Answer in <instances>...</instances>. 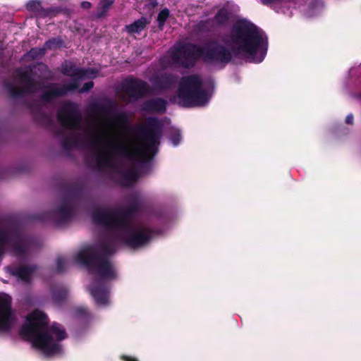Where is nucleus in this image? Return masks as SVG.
Returning a JSON list of instances; mask_svg holds the SVG:
<instances>
[{
	"label": "nucleus",
	"mask_w": 361,
	"mask_h": 361,
	"mask_svg": "<svg viewBox=\"0 0 361 361\" xmlns=\"http://www.w3.org/2000/svg\"><path fill=\"white\" fill-rule=\"evenodd\" d=\"M170 140L174 146L178 145L181 140L180 132L178 130L174 131V133L170 137Z\"/></svg>",
	"instance_id": "19"
},
{
	"label": "nucleus",
	"mask_w": 361,
	"mask_h": 361,
	"mask_svg": "<svg viewBox=\"0 0 361 361\" xmlns=\"http://www.w3.org/2000/svg\"><path fill=\"white\" fill-rule=\"evenodd\" d=\"M211 94L206 90L199 76L183 77L180 82L177 102L183 106H204L208 103Z\"/></svg>",
	"instance_id": "6"
},
{
	"label": "nucleus",
	"mask_w": 361,
	"mask_h": 361,
	"mask_svg": "<svg viewBox=\"0 0 361 361\" xmlns=\"http://www.w3.org/2000/svg\"><path fill=\"white\" fill-rule=\"evenodd\" d=\"M84 312H85V308H83V307H78V308L77 309V313H78V314H80V313Z\"/></svg>",
	"instance_id": "31"
},
{
	"label": "nucleus",
	"mask_w": 361,
	"mask_h": 361,
	"mask_svg": "<svg viewBox=\"0 0 361 361\" xmlns=\"http://www.w3.org/2000/svg\"><path fill=\"white\" fill-rule=\"evenodd\" d=\"M18 335L20 338H23V325L20 326L18 329Z\"/></svg>",
	"instance_id": "29"
},
{
	"label": "nucleus",
	"mask_w": 361,
	"mask_h": 361,
	"mask_svg": "<svg viewBox=\"0 0 361 361\" xmlns=\"http://www.w3.org/2000/svg\"><path fill=\"white\" fill-rule=\"evenodd\" d=\"M54 300L56 302H59V294H55L54 295Z\"/></svg>",
	"instance_id": "33"
},
{
	"label": "nucleus",
	"mask_w": 361,
	"mask_h": 361,
	"mask_svg": "<svg viewBox=\"0 0 361 361\" xmlns=\"http://www.w3.org/2000/svg\"><path fill=\"white\" fill-rule=\"evenodd\" d=\"M99 250L102 253L104 254L111 253L113 251L111 245L109 243L102 244L100 246Z\"/></svg>",
	"instance_id": "22"
},
{
	"label": "nucleus",
	"mask_w": 361,
	"mask_h": 361,
	"mask_svg": "<svg viewBox=\"0 0 361 361\" xmlns=\"http://www.w3.org/2000/svg\"><path fill=\"white\" fill-rule=\"evenodd\" d=\"M4 86L11 99L23 97V68L15 69L9 78L4 81Z\"/></svg>",
	"instance_id": "10"
},
{
	"label": "nucleus",
	"mask_w": 361,
	"mask_h": 361,
	"mask_svg": "<svg viewBox=\"0 0 361 361\" xmlns=\"http://www.w3.org/2000/svg\"><path fill=\"white\" fill-rule=\"evenodd\" d=\"M114 0H101L99 7L105 12L114 3Z\"/></svg>",
	"instance_id": "21"
},
{
	"label": "nucleus",
	"mask_w": 361,
	"mask_h": 361,
	"mask_svg": "<svg viewBox=\"0 0 361 361\" xmlns=\"http://www.w3.org/2000/svg\"><path fill=\"white\" fill-rule=\"evenodd\" d=\"M23 80H24V82H25V75H24Z\"/></svg>",
	"instance_id": "37"
},
{
	"label": "nucleus",
	"mask_w": 361,
	"mask_h": 361,
	"mask_svg": "<svg viewBox=\"0 0 361 361\" xmlns=\"http://www.w3.org/2000/svg\"><path fill=\"white\" fill-rule=\"evenodd\" d=\"M345 121L348 124H352L353 121V116L352 114H349L347 116Z\"/></svg>",
	"instance_id": "27"
},
{
	"label": "nucleus",
	"mask_w": 361,
	"mask_h": 361,
	"mask_svg": "<svg viewBox=\"0 0 361 361\" xmlns=\"http://www.w3.org/2000/svg\"><path fill=\"white\" fill-rule=\"evenodd\" d=\"M151 3L153 5V6H155L157 5V2L156 0H151Z\"/></svg>",
	"instance_id": "34"
},
{
	"label": "nucleus",
	"mask_w": 361,
	"mask_h": 361,
	"mask_svg": "<svg viewBox=\"0 0 361 361\" xmlns=\"http://www.w3.org/2000/svg\"><path fill=\"white\" fill-rule=\"evenodd\" d=\"M91 4L90 2L88 1H84L81 4V6L83 8H89L90 7Z\"/></svg>",
	"instance_id": "28"
},
{
	"label": "nucleus",
	"mask_w": 361,
	"mask_h": 361,
	"mask_svg": "<svg viewBox=\"0 0 361 361\" xmlns=\"http://www.w3.org/2000/svg\"><path fill=\"white\" fill-rule=\"evenodd\" d=\"M37 49H32L30 51V55L32 56H35L37 54Z\"/></svg>",
	"instance_id": "32"
},
{
	"label": "nucleus",
	"mask_w": 361,
	"mask_h": 361,
	"mask_svg": "<svg viewBox=\"0 0 361 361\" xmlns=\"http://www.w3.org/2000/svg\"><path fill=\"white\" fill-rule=\"evenodd\" d=\"M38 51H39V55H43L44 53V50L43 49H40Z\"/></svg>",
	"instance_id": "35"
},
{
	"label": "nucleus",
	"mask_w": 361,
	"mask_h": 361,
	"mask_svg": "<svg viewBox=\"0 0 361 361\" xmlns=\"http://www.w3.org/2000/svg\"><path fill=\"white\" fill-rule=\"evenodd\" d=\"M62 70L65 75H70L73 78L72 83L69 86L66 87H61L59 85H53L48 87L42 95V99L44 101L50 102L55 97L61 96L69 91L77 90L78 87V80L93 78L97 76V72L94 69H79L71 62H66Z\"/></svg>",
	"instance_id": "7"
},
{
	"label": "nucleus",
	"mask_w": 361,
	"mask_h": 361,
	"mask_svg": "<svg viewBox=\"0 0 361 361\" xmlns=\"http://www.w3.org/2000/svg\"><path fill=\"white\" fill-rule=\"evenodd\" d=\"M231 18V13L225 8L220 9L215 16V21L218 24L225 23Z\"/></svg>",
	"instance_id": "15"
},
{
	"label": "nucleus",
	"mask_w": 361,
	"mask_h": 361,
	"mask_svg": "<svg viewBox=\"0 0 361 361\" xmlns=\"http://www.w3.org/2000/svg\"><path fill=\"white\" fill-rule=\"evenodd\" d=\"M66 263V259L63 258H59L57 259V266L59 270H62L63 264Z\"/></svg>",
	"instance_id": "25"
},
{
	"label": "nucleus",
	"mask_w": 361,
	"mask_h": 361,
	"mask_svg": "<svg viewBox=\"0 0 361 361\" xmlns=\"http://www.w3.org/2000/svg\"><path fill=\"white\" fill-rule=\"evenodd\" d=\"M58 118L64 127L80 129L93 145L97 161L101 167H110L118 158L144 161L157 152L161 136V123L149 118L137 133L130 125L124 114L97 111L85 123L75 106L64 105L59 111Z\"/></svg>",
	"instance_id": "1"
},
{
	"label": "nucleus",
	"mask_w": 361,
	"mask_h": 361,
	"mask_svg": "<svg viewBox=\"0 0 361 361\" xmlns=\"http://www.w3.org/2000/svg\"><path fill=\"white\" fill-rule=\"evenodd\" d=\"M56 41V39L49 40L46 43L47 48L51 49L54 47Z\"/></svg>",
	"instance_id": "26"
},
{
	"label": "nucleus",
	"mask_w": 361,
	"mask_h": 361,
	"mask_svg": "<svg viewBox=\"0 0 361 361\" xmlns=\"http://www.w3.org/2000/svg\"><path fill=\"white\" fill-rule=\"evenodd\" d=\"M92 221L95 224L106 228L112 238L133 247H141L151 238L150 231L136 222L130 212L97 209L92 214Z\"/></svg>",
	"instance_id": "3"
},
{
	"label": "nucleus",
	"mask_w": 361,
	"mask_h": 361,
	"mask_svg": "<svg viewBox=\"0 0 361 361\" xmlns=\"http://www.w3.org/2000/svg\"><path fill=\"white\" fill-rule=\"evenodd\" d=\"M267 50V39L263 32L247 20L238 21L222 43L212 42L200 48L191 44H178L168 53L171 64L192 66L197 59L209 64L226 63L232 54H240L253 63L262 62Z\"/></svg>",
	"instance_id": "2"
},
{
	"label": "nucleus",
	"mask_w": 361,
	"mask_h": 361,
	"mask_svg": "<svg viewBox=\"0 0 361 361\" xmlns=\"http://www.w3.org/2000/svg\"><path fill=\"white\" fill-rule=\"evenodd\" d=\"M6 245H16L18 253H23V233L19 228H0V249Z\"/></svg>",
	"instance_id": "9"
},
{
	"label": "nucleus",
	"mask_w": 361,
	"mask_h": 361,
	"mask_svg": "<svg viewBox=\"0 0 361 361\" xmlns=\"http://www.w3.org/2000/svg\"><path fill=\"white\" fill-rule=\"evenodd\" d=\"M123 359L125 360L126 361H137L134 358H132V357H126V356H123Z\"/></svg>",
	"instance_id": "30"
},
{
	"label": "nucleus",
	"mask_w": 361,
	"mask_h": 361,
	"mask_svg": "<svg viewBox=\"0 0 361 361\" xmlns=\"http://www.w3.org/2000/svg\"><path fill=\"white\" fill-rule=\"evenodd\" d=\"M12 304L8 294L0 293V335L11 333L18 322L17 311Z\"/></svg>",
	"instance_id": "8"
},
{
	"label": "nucleus",
	"mask_w": 361,
	"mask_h": 361,
	"mask_svg": "<svg viewBox=\"0 0 361 361\" xmlns=\"http://www.w3.org/2000/svg\"><path fill=\"white\" fill-rule=\"evenodd\" d=\"M145 109L152 111H164L166 109V102L161 99L152 100L147 102Z\"/></svg>",
	"instance_id": "13"
},
{
	"label": "nucleus",
	"mask_w": 361,
	"mask_h": 361,
	"mask_svg": "<svg viewBox=\"0 0 361 361\" xmlns=\"http://www.w3.org/2000/svg\"><path fill=\"white\" fill-rule=\"evenodd\" d=\"M12 274L16 276L19 281H23V264H19L12 270Z\"/></svg>",
	"instance_id": "20"
},
{
	"label": "nucleus",
	"mask_w": 361,
	"mask_h": 361,
	"mask_svg": "<svg viewBox=\"0 0 361 361\" xmlns=\"http://www.w3.org/2000/svg\"><path fill=\"white\" fill-rule=\"evenodd\" d=\"M23 305H24V307H25V305H26V302H25V300H24Z\"/></svg>",
	"instance_id": "36"
},
{
	"label": "nucleus",
	"mask_w": 361,
	"mask_h": 361,
	"mask_svg": "<svg viewBox=\"0 0 361 361\" xmlns=\"http://www.w3.org/2000/svg\"><path fill=\"white\" fill-rule=\"evenodd\" d=\"M26 7L28 11H30L35 14H38L42 8L40 2L36 0H32L27 2Z\"/></svg>",
	"instance_id": "16"
},
{
	"label": "nucleus",
	"mask_w": 361,
	"mask_h": 361,
	"mask_svg": "<svg viewBox=\"0 0 361 361\" xmlns=\"http://www.w3.org/2000/svg\"><path fill=\"white\" fill-rule=\"evenodd\" d=\"M92 87H93V82H87L84 85V86L82 89L79 90V91L80 92H87V91L90 90V89H92Z\"/></svg>",
	"instance_id": "24"
},
{
	"label": "nucleus",
	"mask_w": 361,
	"mask_h": 361,
	"mask_svg": "<svg viewBox=\"0 0 361 361\" xmlns=\"http://www.w3.org/2000/svg\"><path fill=\"white\" fill-rule=\"evenodd\" d=\"M58 214L63 218H66L70 214V209L68 207H64L58 210Z\"/></svg>",
	"instance_id": "23"
},
{
	"label": "nucleus",
	"mask_w": 361,
	"mask_h": 361,
	"mask_svg": "<svg viewBox=\"0 0 361 361\" xmlns=\"http://www.w3.org/2000/svg\"><path fill=\"white\" fill-rule=\"evenodd\" d=\"M67 337L63 326L49 324L47 315L36 310L24 319V339L45 355H54L61 352V342Z\"/></svg>",
	"instance_id": "4"
},
{
	"label": "nucleus",
	"mask_w": 361,
	"mask_h": 361,
	"mask_svg": "<svg viewBox=\"0 0 361 361\" xmlns=\"http://www.w3.org/2000/svg\"><path fill=\"white\" fill-rule=\"evenodd\" d=\"M123 87L130 101L143 96L147 92V85L142 81L135 79L127 80Z\"/></svg>",
	"instance_id": "11"
},
{
	"label": "nucleus",
	"mask_w": 361,
	"mask_h": 361,
	"mask_svg": "<svg viewBox=\"0 0 361 361\" xmlns=\"http://www.w3.org/2000/svg\"><path fill=\"white\" fill-rule=\"evenodd\" d=\"M149 23V21L146 18L142 17L132 24L126 25L125 29L130 35L139 34Z\"/></svg>",
	"instance_id": "12"
},
{
	"label": "nucleus",
	"mask_w": 361,
	"mask_h": 361,
	"mask_svg": "<svg viewBox=\"0 0 361 361\" xmlns=\"http://www.w3.org/2000/svg\"><path fill=\"white\" fill-rule=\"evenodd\" d=\"M137 178L136 173L133 171H130L125 174V178L122 182L124 185H129L135 182Z\"/></svg>",
	"instance_id": "17"
},
{
	"label": "nucleus",
	"mask_w": 361,
	"mask_h": 361,
	"mask_svg": "<svg viewBox=\"0 0 361 361\" xmlns=\"http://www.w3.org/2000/svg\"><path fill=\"white\" fill-rule=\"evenodd\" d=\"M169 16V11L167 8H164L159 12L157 20L159 22V25L161 29L163 27L164 23L166 22Z\"/></svg>",
	"instance_id": "18"
},
{
	"label": "nucleus",
	"mask_w": 361,
	"mask_h": 361,
	"mask_svg": "<svg viewBox=\"0 0 361 361\" xmlns=\"http://www.w3.org/2000/svg\"><path fill=\"white\" fill-rule=\"evenodd\" d=\"M25 250V240L24 239V250ZM24 283L30 281L36 273V268L33 265H29L24 262Z\"/></svg>",
	"instance_id": "14"
},
{
	"label": "nucleus",
	"mask_w": 361,
	"mask_h": 361,
	"mask_svg": "<svg viewBox=\"0 0 361 361\" xmlns=\"http://www.w3.org/2000/svg\"><path fill=\"white\" fill-rule=\"evenodd\" d=\"M97 250L93 246L85 247L77 253L75 260L97 274L98 280L92 283L90 291L96 302L99 305H104L109 302V293L107 290L102 287V281L115 278L116 273L109 259L96 255Z\"/></svg>",
	"instance_id": "5"
}]
</instances>
